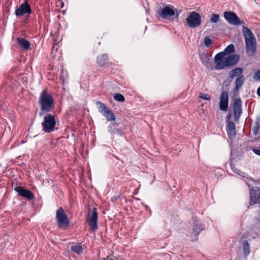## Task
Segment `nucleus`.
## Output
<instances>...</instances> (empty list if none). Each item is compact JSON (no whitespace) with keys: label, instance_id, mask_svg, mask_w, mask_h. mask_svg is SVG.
Segmentation results:
<instances>
[{"label":"nucleus","instance_id":"f257e3e1","mask_svg":"<svg viewBox=\"0 0 260 260\" xmlns=\"http://www.w3.org/2000/svg\"><path fill=\"white\" fill-rule=\"evenodd\" d=\"M240 56L239 54H232L224 56L214 57L215 63L214 69L216 70L231 68L236 65L239 61Z\"/></svg>","mask_w":260,"mask_h":260},{"label":"nucleus","instance_id":"f03ea898","mask_svg":"<svg viewBox=\"0 0 260 260\" xmlns=\"http://www.w3.org/2000/svg\"><path fill=\"white\" fill-rule=\"evenodd\" d=\"M38 103L41 108V112L39 113L40 116L49 113L54 107L53 97L47 89H44L41 93Z\"/></svg>","mask_w":260,"mask_h":260},{"label":"nucleus","instance_id":"7ed1b4c3","mask_svg":"<svg viewBox=\"0 0 260 260\" xmlns=\"http://www.w3.org/2000/svg\"><path fill=\"white\" fill-rule=\"evenodd\" d=\"M43 120L41 123L43 130L47 133H50L55 131L56 126L55 115L46 113Z\"/></svg>","mask_w":260,"mask_h":260},{"label":"nucleus","instance_id":"20e7f679","mask_svg":"<svg viewBox=\"0 0 260 260\" xmlns=\"http://www.w3.org/2000/svg\"><path fill=\"white\" fill-rule=\"evenodd\" d=\"M56 220L60 228L66 229L69 226L70 222L68 216L61 207H60L56 211Z\"/></svg>","mask_w":260,"mask_h":260},{"label":"nucleus","instance_id":"39448f33","mask_svg":"<svg viewBox=\"0 0 260 260\" xmlns=\"http://www.w3.org/2000/svg\"><path fill=\"white\" fill-rule=\"evenodd\" d=\"M223 15L225 20L231 25L240 26L245 23L244 21L241 20L237 14L233 11H225Z\"/></svg>","mask_w":260,"mask_h":260},{"label":"nucleus","instance_id":"423d86ee","mask_svg":"<svg viewBox=\"0 0 260 260\" xmlns=\"http://www.w3.org/2000/svg\"><path fill=\"white\" fill-rule=\"evenodd\" d=\"M173 6H165L162 10L158 11V15L162 18L166 19H173L176 18L178 19V14L176 13Z\"/></svg>","mask_w":260,"mask_h":260},{"label":"nucleus","instance_id":"0eeeda50","mask_svg":"<svg viewBox=\"0 0 260 260\" xmlns=\"http://www.w3.org/2000/svg\"><path fill=\"white\" fill-rule=\"evenodd\" d=\"M96 105L100 106L99 112L105 116L108 121L115 120V114L105 104L100 102H96Z\"/></svg>","mask_w":260,"mask_h":260},{"label":"nucleus","instance_id":"6e6552de","mask_svg":"<svg viewBox=\"0 0 260 260\" xmlns=\"http://www.w3.org/2000/svg\"><path fill=\"white\" fill-rule=\"evenodd\" d=\"M258 204L260 207V187L252 186L250 189V205Z\"/></svg>","mask_w":260,"mask_h":260},{"label":"nucleus","instance_id":"1a4fd4ad","mask_svg":"<svg viewBox=\"0 0 260 260\" xmlns=\"http://www.w3.org/2000/svg\"><path fill=\"white\" fill-rule=\"evenodd\" d=\"M245 42L247 55L249 57L253 56L256 52V40H248L246 39Z\"/></svg>","mask_w":260,"mask_h":260},{"label":"nucleus","instance_id":"9d476101","mask_svg":"<svg viewBox=\"0 0 260 260\" xmlns=\"http://www.w3.org/2000/svg\"><path fill=\"white\" fill-rule=\"evenodd\" d=\"M98 213L95 208H94L92 211H89L87 217V222L88 225L92 231L96 230L98 228L97 224Z\"/></svg>","mask_w":260,"mask_h":260},{"label":"nucleus","instance_id":"9b49d317","mask_svg":"<svg viewBox=\"0 0 260 260\" xmlns=\"http://www.w3.org/2000/svg\"><path fill=\"white\" fill-rule=\"evenodd\" d=\"M219 109L221 111L226 112L229 109V95L226 91L221 92L219 98Z\"/></svg>","mask_w":260,"mask_h":260},{"label":"nucleus","instance_id":"f8f14e48","mask_svg":"<svg viewBox=\"0 0 260 260\" xmlns=\"http://www.w3.org/2000/svg\"><path fill=\"white\" fill-rule=\"evenodd\" d=\"M200 59L203 65L207 68L213 69V64L212 61V54L208 53H203L199 55Z\"/></svg>","mask_w":260,"mask_h":260},{"label":"nucleus","instance_id":"ddd939ff","mask_svg":"<svg viewBox=\"0 0 260 260\" xmlns=\"http://www.w3.org/2000/svg\"><path fill=\"white\" fill-rule=\"evenodd\" d=\"M14 190L19 196L26 198L28 200H32L34 199V195L29 190L25 189L21 186H15Z\"/></svg>","mask_w":260,"mask_h":260},{"label":"nucleus","instance_id":"4468645a","mask_svg":"<svg viewBox=\"0 0 260 260\" xmlns=\"http://www.w3.org/2000/svg\"><path fill=\"white\" fill-rule=\"evenodd\" d=\"M30 7L27 2L21 4L19 8L16 9L15 12L17 16H22L25 14H30Z\"/></svg>","mask_w":260,"mask_h":260},{"label":"nucleus","instance_id":"2eb2a0df","mask_svg":"<svg viewBox=\"0 0 260 260\" xmlns=\"http://www.w3.org/2000/svg\"><path fill=\"white\" fill-rule=\"evenodd\" d=\"M235 51V46L233 44L229 45L223 51L217 53L215 57L224 56L226 55H232Z\"/></svg>","mask_w":260,"mask_h":260},{"label":"nucleus","instance_id":"dca6fc26","mask_svg":"<svg viewBox=\"0 0 260 260\" xmlns=\"http://www.w3.org/2000/svg\"><path fill=\"white\" fill-rule=\"evenodd\" d=\"M233 112H242V102L240 98L232 97Z\"/></svg>","mask_w":260,"mask_h":260},{"label":"nucleus","instance_id":"f3484780","mask_svg":"<svg viewBox=\"0 0 260 260\" xmlns=\"http://www.w3.org/2000/svg\"><path fill=\"white\" fill-rule=\"evenodd\" d=\"M226 131L229 137H235L236 135V125L233 121H229L226 126Z\"/></svg>","mask_w":260,"mask_h":260},{"label":"nucleus","instance_id":"a211bd4d","mask_svg":"<svg viewBox=\"0 0 260 260\" xmlns=\"http://www.w3.org/2000/svg\"><path fill=\"white\" fill-rule=\"evenodd\" d=\"M116 124L115 123L110 124L108 126V132L112 135L122 136L123 133L121 129L115 127Z\"/></svg>","mask_w":260,"mask_h":260},{"label":"nucleus","instance_id":"6ab92c4d","mask_svg":"<svg viewBox=\"0 0 260 260\" xmlns=\"http://www.w3.org/2000/svg\"><path fill=\"white\" fill-rule=\"evenodd\" d=\"M242 30L245 41H246V39H247L248 40H256L255 36L252 32L246 26H243Z\"/></svg>","mask_w":260,"mask_h":260},{"label":"nucleus","instance_id":"aec40b11","mask_svg":"<svg viewBox=\"0 0 260 260\" xmlns=\"http://www.w3.org/2000/svg\"><path fill=\"white\" fill-rule=\"evenodd\" d=\"M243 73V69L241 68H236L229 72L230 78L233 79L236 77H239Z\"/></svg>","mask_w":260,"mask_h":260},{"label":"nucleus","instance_id":"412c9836","mask_svg":"<svg viewBox=\"0 0 260 260\" xmlns=\"http://www.w3.org/2000/svg\"><path fill=\"white\" fill-rule=\"evenodd\" d=\"M17 41L19 46L23 49L27 50L30 49V43L27 40L18 38Z\"/></svg>","mask_w":260,"mask_h":260},{"label":"nucleus","instance_id":"4be33fe9","mask_svg":"<svg viewBox=\"0 0 260 260\" xmlns=\"http://www.w3.org/2000/svg\"><path fill=\"white\" fill-rule=\"evenodd\" d=\"M108 58L107 54H103L98 56L97 57L96 62L98 64L100 67L105 65L108 63Z\"/></svg>","mask_w":260,"mask_h":260},{"label":"nucleus","instance_id":"5701e85b","mask_svg":"<svg viewBox=\"0 0 260 260\" xmlns=\"http://www.w3.org/2000/svg\"><path fill=\"white\" fill-rule=\"evenodd\" d=\"M186 22L190 27H195V12L191 13L190 15L186 19Z\"/></svg>","mask_w":260,"mask_h":260},{"label":"nucleus","instance_id":"b1692460","mask_svg":"<svg viewBox=\"0 0 260 260\" xmlns=\"http://www.w3.org/2000/svg\"><path fill=\"white\" fill-rule=\"evenodd\" d=\"M205 225L203 223L201 220H199L196 218V236H197L199 233L205 229Z\"/></svg>","mask_w":260,"mask_h":260},{"label":"nucleus","instance_id":"393cba45","mask_svg":"<svg viewBox=\"0 0 260 260\" xmlns=\"http://www.w3.org/2000/svg\"><path fill=\"white\" fill-rule=\"evenodd\" d=\"M244 81L245 77L244 75H241L237 77L235 82V86L241 88L244 84Z\"/></svg>","mask_w":260,"mask_h":260},{"label":"nucleus","instance_id":"a878e982","mask_svg":"<svg viewBox=\"0 0 260 260\" xmlns=\"http://www.w3.org/2000/svg\"><path fill=\"white\" fill-rule=\"evenodd\" d=\"M71 250L77 254H80L83 252V249L80 245H75L72 246Z\"/></svg>","mask_w":260,"mask_h":260},{"label":"nucleus","instance_id":"bb28decb","mask_svg":"<svg viewBox=\"0 0 260 260\" xmlns=\"http://www.w3.org/2000/svg\"><path fill=\"white\" fill-rule=\"evenodd\" d=\"M220 20V16L219 14H212L210 18V22L212 23H216Z\"/></svg>","mask_w":260,"mask_h":260},{"label":"nucleus","instance_id":"cd10ccee","mask_svg":"<svg viewBox=\"0 0 260 260\" xmlns=\"http://www.w3.org/2000/svg\"><path fill=\"white\" fill-rule=\"evenodd\" d=\"M250 245H243V253L244 254V257L247 258V257L249 255L250 253Z\"/></svg>","mask_w":260,"mask_h":260},{"label":"nucleus","instance_id":"c85d7f7f","mask_svg":"<svg viewBox=\"0 0 260 260\" xmlns=\"http://www.w3.org/2000/svg\"><path fill=\"white\" fill-rule=\"evenodd\" d=\"M200 99H202L205 100L210 101V96L207 93L200 92L198 98L197 99L200 100Z\"/></svg>","mask_w":260,"mask_h":260},{"label":"nucleus","instance_id":"c756f323","mask_svg":"<svg viewBox=\"0 0 260 260\" xmlns=\"http://www.w3.org/2000/svg\"><path fill=\"white\" fill-rule=\"evenodd\" d=\"M113 98L116 101H118V102H124L125 100V98L123 96V95H122L120 93L115 94Z\"/></svg>","mask_w":260,"mask_h":260},{"label":"nucleus","instance_id":"7c9ffc66","mask_svg":"<svg viewBox=\"0 0 260 260\" xmlns=\"http://www.w3.org/2000/svg\"><path fill=\"white\" fill-rule=\"evenodd\" d=\"M205 45L207 47H209L212 43V40L208 37H205L204 39Z\"/></svg>","mask_w":260,"mask_h":260},{"label":"nucleus","instance_id":"2f4dec72","mask_svg":"<svg viewBox=\"0 0 260 260\" xmlns=\"http://www.w3.org/2000/svg\"><path fill=\"white\" fill-rule=\"evenodd\" d=\"M241 88L238 86H235V87L233 89V97L236 98L237 96H239V89Z\"/></svg>","mask_w":260,"mask_h":260},{"label":"nucleus","instance_id":"473e14b6","mask_svg":"<svg viewBox=\"0 0 260 260\" xmlns=\"http://www.w3.org/2000/svg\"><path fill=\"white\" fill-rule=\"evenodd\" d=\"M201 24V15L196 12V27L200 26Z\"/></svg>","mask_w":260,"mask_h":260},{"label":"nucleus","instance_id":"72a5a7b5","mask_svg":"<svg viewBox=\"0 0 260 260\" xmlns=\"http://www.w3.org/2000/svg\"><path fill=\"white\" fill-rule=\"evenodd\" d=\"M235 172L237 174H238L240 176L242 177L243 178L248 179V178H247L248 175L247 173L243 172H242L240 170H239L238 169H237V171H235Z\"/></svg>","mask_w":260,"mask_h":260},{"label":"nucleus","instance_id":"f704fd0d","mask_svg":"<svg viewBox=\"0 0 260 260\" xmlns=\"http://www.w3.org/2000/svg\"><path fill=\"white\" fill-rule=\"evenodd\" d=\"M234 119L236 121H238L242 112H233Z\"/></svg>","mask_w":260,"mask_h":260},{"label":"nucleus","instance_id":"c9c22d12","mask_svg":"<svg viewBox=\"0 0 260 260\" xmlns=\"http://www.w3.org/2000/svg\"><path fill=\"white\" fill-rule=\"evenodd\" d=\"M232 79L230 78V76L225 80H224L223 84L226 86L228 87L230 85Z\"/></svg>","mask_w":260,"mask_h":260},{"label":"nucleus","instance_id":"e433bc0d","mask_svg":"<svg viewBox=\"0 0 260 260\" xmlns=\"http://www.w3.org/2000/svg\"><path fill=\"white\" fill-rule=\"evenodd\" d=\"M253 78L256 80L260 81V70H258L254 73Z\"/></svg>","mask_w":260,"mask_h":260},{"label":"nucleus","instance_id":"4c0bfd02","mask_svg":"<svg viewBox=\"0 0 260 260\" xmlns=\"http://www.w3.org/2000/svg\"><path fill=\"white\" fill-rule=\"evenodd\" d=\"M252 150L255 154L260 156V149L253 148Z\"/></svg>","mask_w":260,"mask_h":260},{"label":"nucleus","instance_id":"58836bf2","mask_svg":"<svg viewBox=\"0 0 260 260\" xmlns=\"http://www.w3.org/2000/svg\"><path fill=\"white\" fill-rule=\"evenodd\" d=\"M232 113H229L226 116V122L228 123L229 122V121H231L230 119L232 117Z\"/></svg>","mask_w":260,"mask_h":260},{"label":"nucleus","instance_id":"ea45409f","mask_svg":"<svg viewBox=\"0 0 260 260\" xmlns=\"http://www.w3.org/2000/svg\"><path fill=\"white\" fill-rule=\"evenodd\" d=\"M259 128L258 127H254L252 131H253V134L254 136H256L258 134V131H259Z\"/></svg>","mask_w":260,"mask_h":260},{"label":"nucleus","instance_id":"a19ab883","mask_svg":"<svg viewBox=\"0 0 260 260\" xmlns=\"http://www.w3.org/2000/svg\"><path fill=\"white\" fill-rule=\"evenodd\" d=\"M256 93L257 95L260 97V86L257 89Z\"/></svg>","mask_w":260,"mask_h":260},{"label":"nucleus","instance_id":"79ce46f5","mask_svg":"<svg viewBox=\"0 0 260 260\" xmlns=\"http://www.w3.org/2000/svg\"><path fill=\"white\" fill-rule=\"evenodd\" d=\"M255 127H258L259 128V127H260V125H259V123H258L257 121H255Z\"/></svg>","mask_w":260,"mask_h":260},{"label":"nucleus","instance_id":"37998d69","mask_svg":"<svg viewBox=\"0 0 260 260\" xmlns=\"http://www.w3.org/2000/svg\"><path fill=\"white\" fill-rule=\"evenodd\" d=\"M242 244H249V243H248V242L247 240H244V241H243Z\"/></svg>","mask_w":260,"mask_h":260},{"label":"nucleus","instance_id":"c03bdc74","mask_svg":"<svg viewBox=\"0 0 260 260\" xmlns=\"http://www.w3.org/2000/svg\"><path fill=\"white\" fill-rule=\"evenodd\" d=\"M257 121L258 123H259V121H260V117H257L256 119V121Z\"/></svg>","mask_w":260,"mask_h":260},{"label":"nucleus","instance_id":"a18cd8bd","mask_svg":"<svg viewBox=\"0 0 260 260\" xmlns=\"http://www.w3.org/2000/svg\"><path fill=\"white\" fill-rule=\"evenodd\" d=\"M246 183L249 187H250V185L248 183V182H246Z\"/></svg>","mask_w":260,"mask_h":260},{"label":"nucleus","instance_id":"49530a36","mask_svg":"<svg viewBox=\"0 0 260 260\" xmlns=\"http://www.w3.org/2000/svg\"><path fill=\"white\" fill-rule=\"evenodd\" d=\"M110 260H113V259H110Z\"/></svg>","mask_w":260,"mask_h":260}]
</instances>
